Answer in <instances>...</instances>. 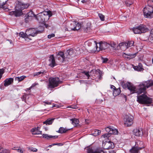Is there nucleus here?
Instances as JSON below:
<instances>
[{"instance_id": "nucleus-1", "label": "nucleus", "mask_w": 153, "mask_h": 153, "mask_svg": "<svg viewBox=\"0 0 153 153\" xmlns=\"http://www.w3.org/2000/svg\"><path fill=\"white\" fill-rule=\"evenodd\" d=\"M121 84L124 88H128L131 94L137 93L140 94L144 93L147 88L153 85V81H144L135 86L130 82H128L125 84L124 82H121Z\"/></svg>"}, {"instance_id": "nucleus-20", "label": "nucleus", "mask_w": 153, "mask_h": 153, "mask_svg": "<svg viewBox=\"0 0 153 153\" xmlns=\"http://www.w3.org/2000/svg\"><path fill=\"white\" fill-rule=\"evenodd\" d=\"M14 79L13 78H10L6 79L4 81V86L7 87L12 84L13 82Z\"/></svg>"}, {"instance_id": "nucleus-16", "label": "nucleus", "mask_w": 153, "mask_h": 153, "mask_svg": "<svg viewBox=\"0 0 153 153\" xmlns=\"http://www.w3.org/2000/svg\"><path fill=\"white\" fill-rule=\"evenodd\" d=\"M136 53L132 54L123 53V57L126 59L129 60L135 57L136 56Z\"/></svg>"}, {"instance_id": "nucleus-42", "label": "nucleus", "mask_w": 153, "mask_h": 153, "mask_svg": "<svg viewBox=\"0 0 153 153\" xmlns=\"http://www.w3.org/2000/svg\"><path fill=\"white\" fill-rule=\"evenodd\" d=\"M98 16L101 21H103L104 20L105 16L104 15L102 14L99 13L98 14Z\"/></svg>"}, {"instance_id": "nucleus-50", "label": "nucleus", "mask_w": 153, "mask_h": 153, "mask_svg": "<svg viewBox=\"0 0 153 153\" xmlns=\"http://www.w3.org/2000/svg\"><path fill=\"white\" fill-rule=\"evenodd\" d=\"M16 150L17 151V152L20 153H23V151L22 149H16Z\"/></svg>"}, {"instance_id": "nucleus-18", "label": "nucleus", "mask_w": 153, "mask_h": 153, "mask_svg": "<svg viewBox=\"0 0 153 153\" xmlns=\"http://www.w3.org/2000/svg\"><path fill=\"white\" fill-rule=\"evenodd\" d=\"M133 134L137 136H141L143 134L142 129L140 128H137L134 129Z\"/></svg>"}, {"instance_id": "nucleus-23", "label": "nucleus", "mask_w": 153, "mask_h": 153, "mask_svg": "<svg viewBox=\"0 0 153 153\" xmlns=\"http://www.w3.org/2000/svg\"><path fill=\"white\" fill-rule=\"evenodd\" d=\"M38 127L33 128L31 130V131L33 134H39L42 133V131L39 130Z\"/></svg>"}, {"instance_id": "nucleus-48", "label": "nucleus", "mask_w": 153, "mask_h": 153, "mask_svg": "<svg viewBox=\"0 0 153 153\" xmlns=\"http://www.w3.org/2000/svg\"><path fill=\"white\" fill-rule=\"evenodd\" d=\"M102 59L103 63H106L108 61V59L106 58H102Z\"/></svg>"}, {"instance_id": "nucleus-3", "label": "nucleus", "mask_w": 153, "mask_h": 153, "mask_svg": "<svg viewBox=\"0 0 153 153\" xmlns=\"http://www.w3.org/2000/svg\"><path fill=\"white\" fill-rule=\"evenodd\" d=\"M52 15V13L51 11H45L37 14L35 16V18L39 23H44L48 21Z\"/></svg>"}, {"instance_id": "nucleus-53", "label": "nucleus", "mask_w": 153, "mask_h": 153, "mask_svg": "<svg viewBox=\"0 0 153 153\" xmlns=\"http://www.w3.org/2000/svg\"><path fill=\"white\" fill-rule=\"evenodd\" d=\"M150 36L153 38V29H152L150 31Z\"/></svg>"}, {"instance_id": "nucleus-39", "label": "nucleus", "mask_w": 153, "mask_h": 153, "mask_svg": "<svg viewBox=\"0 0 153 153\" xmlns=\"http://www.w3.org/2000/svg\"><path fill=\"white\" fill-rule=\"evenodd\" d=\"M112 128V127L109 126L108 127H107L105 128L106 131L108 133V134H111V131Z\"/></svg>"}, {"instance_id": "nucleus-14", "label": "nucleus", "mask_w": 153, "mask_h": 153, "mask_svg": "<svg viewBox=\"0 0 153 153\" xmlns=\"http://www.w3.org/2000/svg\"><path fill=\"white\" fill-rule=\"evenodd\" d=\"M75 51L72 49H70L67 50L65 53V56H66L67 59H69L71 57L75 55Z\"/></svg>"}, {"instance_id": "nucleus-19", "label": "nucleus", "mask_w": 153, "mask_h": 153, "mask_svg": "<svg viewBox=\"0 0 153 153\" xmlns=\"http://www.w3.org/2000/svg\"><path fill=\"white\" fill-rule=\"evenodd\" d=\"M48 60L49 62V66L53 68L56 65L53 55H51L50 56Z\"/></svg>"}, {"instance_id": "nucleus-25", "label": "nucleus", "mask_w": 153, "mask_h": 153, "mask_svg": "<svg viewBox=\"0 0 153 153\" xmlns=\"http://www.w3.org/2000/svg\"><path fill=\"white\" fill-rule=\"evenodd\" d=\"M42 136L43 138L47 139H50L51 138L55 139L57 138L58 137L57 136L49 135L47 134H42Z\"/></svg>"}, {"instance_id": "nucleus-31", "label": "nucleus", "mask_w": 153, "mask_h": 153, "mask_svg": "<svg viewBox=\"0 0 153 153\" xmlns=\"http://www.w3.org/2000/svg\"><path fill=\"white\" fill-rule=\"evenodd\" d=\"M45 73V71H43L38 72L35 73L33 74V76L34 77L39 76L40 75H42Z\"/></svg>"}, {"instance_id": "nucleus-57", "label": "nucleus", "mask_w": 153, "mask_h": 153, "mask_svg": "<svg viewBox=\"0 0 153 153\" xmlns=\"http://www.w3.org/2000/svg\"><path fill=\"white\" fill-rule=\"evenodd\" d=\"M7 40L11 44H13L12 41L11 40H10V39H8V40Z\"/></svg>"}, {"instance_id": "nucleus-27", "label": "nucleus", "mask_w": 153, "mask_h": 153, "mask_svg": "<svg viewBox=\"0 0 153 153\" xmlns=\"http://www.w3.org/2000/svg\"><path fill=\"white\" fill-rule=\"evenodd\" d=\"M54 119L49 118L46 121L43 122L44 124H45L46 125H51Z\"/></svg>"}, {"instance_id": "nucleus-29", "label": "nucleus", "mask_w": 153, "mask_h": 153, "mask_svg": "<svg viewBox=\"0 0 153 153\" xmlns=\"http://www.w3.org/2000/svg\"><path fill=\"white\" fill-rule=\"evenodd\" d=\"M119 47L120 48L123 50H125L127 48L125 42H121L119 44Z\"/></svg>"}, {"instance_id": "nucleus-38", "label": "nucleus", "mask_w": 153, "mask_h": 153, "mask_svg": "<svg viewBox=\"0 0 153 153\" xmlns=\"http://www.w3.org/2000/svg\"><path fill=\"white\" fill-rule=\"evenodd\" d=\"M110 134L106 133L102 135L101 138H104L105 139H106L110 137Z\"/></svg>"}, {"instance_id": "nucleus-11", "label": "nucleus", "mask_w": 153, "mask_h": 153, "mask_svg": "<svg viewBox=\"0 0 153 153\" xmlns=\"http://www.w3.org/2000/svg\"><path fill=\"white\" fill-rule=\"evenodd\" d=\"M42 31L37 30L34 28H30L27 29L26 30V32L27 33L29 37L30 38V36L33 37L36 35L38 33H41Z\"/></svg>"}, {"instance_id": "nucleus-15", "label": "nucleus", "mask_w": 153, "mask_h": 153, "mask_svg": "<svg viewBox=\"0 0 153 153\" xmlns=\"http://www.w3.org/2000/svg\"><path fill=\"white\" fill-rule=\"evenodd\" d=\"M89 73L90 76H94L95 77H98L99 78H100L101 77L100 73L99 70H93L90 72Z\"/></svg>"}, {"instance_id": "nucleus-22", "label": "nucleus", "mask_w": 153, "mask_h": 153, "mask_svg": "<svg viewBox=\"0 0 153 153\" xmlns=\"http://www.w3.org/2000/svg\"><path fill=\"white\" fill-rule=\"evenodd\" d=\"M143 142L140 141H137L136 142L135 147H134L135 148L139 149H140L141 148H143Z\"/></svg>"}, {"instance_id": "nucleus-4", "label": "nucleus", "mask_w": 153, "mask_h": 153, "mask_svg": "<svg viewBox=\"0 0 153 153\" xmlns=\"http://www.w3.org/2000/svg\"><path fill=\"white\" fill-rule=\"evenodd\" d=\"M88 46H90L91 43H92L93 45L95 47V48L94 49V51H99L100 50L105 49L109 50L108 47L110 46V44L105 42H101L97 43L95 41L92 40L91 41H88Z\"/></svg>"}, {"instance_id": "nucleus-8", "label": "nucleus", "mask_w": 153, "mask_h": 153, "mask_svg": "<svg viewBox=\"0 0 153 153\" xmlns=\"http://www.w3.org/2000/svg\"><path fill=\"white\" fill-rule=\"evenodd\" d=\"M149 29L147 27L143 25H141L138 26L134 27L133 29V31L135 34L145 33Z\"/></svg>"}, {"instance_id": "nucleus-49", "label": "nucleus", "mask_w": 153, "mask_h": 153, "mask_svg": "<svg viewBox=\"0 0 153 153\" xmlns=\"http://www.w3.org/2000/svg\"><path fill=\"white\" fill-rule=\"evenodd\" d=\"M95 134L99 135L100 134L101 131L100 130H97L95 131Z\"/></svg>"}, {"instance_id": "nucleus-9", "label": "nucleus", "mask_w": 153, "mask_h": 153, "mask_svg": "<svg viewBox=\"0 0 153 153\" xmlns=\"http://www.w3.org/2000/svg\"><path fill=\"white\" fill-rule=\"evenodd\" d=\"M134 117L130 114L125 116L124 119V124L127 126L131 125L133 123Z\"/></svg>"}, {"instance_id": "nucleus-41", "label": "nucleus", "mask_w": 153, "mask_h": 153, "mask_svg": "<svg viewBox=\"0 0 153 153\" xmlns=\"http://www.w3.org/2000/svg\"><path fill=\"white\" fill-rule=\"evenodd\" d=\"M28 149L30 151L33 152H36L37 151V149H36L33 147H28Z\"/></svg>"}, {"instance_id": "nucleus-40", "label": "nucleus", "mask_w": 153, "mask_h": 153, "mask_svg": "<svg viewBox=\"0 0 153 153\" xmlns=\"http://www.w3.org/2000/svg\"><path fill=\"white\" fill-rule=\"evenodd\" d=\"M148 5L153 7V0H149L147 1Z\"/></svg>"}, {"instance_id": "nucleus-51", "label": "nucleus", "mask_w": 153, "mask_h": 153, "mask_svg": "<svg viewBox=\"0 0 153 153\" xmlns=\"http://www.w3.org/2000/svg\"><path fill=\"white\" fill-rule=\"evenodd\" d=\"M44 103V104L45 105H46V104L50 105L51 104V103L50 102H48V101H44L43 102Z\"/></svg>"}, {"instance_id": "nucleus-34", "label": "nucleus", "mask_w": 153, "mask_h": 153, "mask_svg": "<svg viewBox=\"0 0 153 153\" xmlns=\"http://www.w3.org/2000/svg\"><path fill=\"white\" fill-rule=\"evenodd\" d=\"M69 129H67L63 127H60L58 131V132L60 133H63L66 132Z\"/></svg>"}, {"instance_id": "nucleus-58", "label": "nucleus", "mask_w": 153, "mask_h": 153, "mask_svg": "<svg viewBox=\"0 0 153 153\" xmlns=\"http://www.w3.org/2000/svg\"><path fill=\"white\" fill-rule=\"evenodd\" d=\"M3 149L1 146H0V153H1L2 150Z\"/></svg>"}, {"instance_id": "nucleus-62", "label": "nucleus", "mask_w": 153, "mask_h": 153, "mask_svg": "<svg viewBox=\"0 0 153 153\" xmlns=\"http://www.w3.org/2000/svg\"><path fill=\"white\" fill-rule=\"evenodd\" d=\"M53 145H52V144L51 145H50L48 146V147H51L52 146H53Z\"/></svg>"}, {"instance_id": "nucleus-32", "label": "nucleus", "mask_w": 153, "mask_h": 153, "mask_svg": "<svg viewBox=\"0 0 153 153\" xmlns=\"http://www.w3.org/2000/svg\"><path fill=\"white\" fill-rule=\"evenodd\" d=\"M26 77L25 76H22L20 77H16L15 78L16 81H18L19 82H20L23 80Z\"/></svg>"}, {"instance_id": "nucleus-26", "label": "nucleus", "mask_w": 153, "mask_h": 153, "mask_svg": "<svg viewBox=\"0 0 153 153\" xmlns=\"http://www.w3.org/2000/svg\"><path fill=\"white\" fill-rule=\"evenodd\" d=\"M133 68L135 70L138 71H141L143 70L142 65L141 63H139L138 66H134Z\"/></svg>"}, {"instance_id": "nucleus-21", "label": "nucleus", "mask_w": 153, "mask_h": 153, "mask_svg": "<svg viewBox=\"0 0 153 153\" xmlns=\"http://www.w3.org/2000/svg\"><path fill=\"white\" fill-rule=\"evenodd\" d=\"M114 147V143L111 141L106 142L104 146V148L106 149H113Z\"/></svg>"}, {"instance_id": "nucleus-2", "label": "nucleus", "mask_w": 153, "mask_h": 153, "mask_svg": "<svg viewBox=\"0 0 153 153\" xmlns=\"http://www.w3.org/2000/svg\"><path fill=\"white\" fill-rule=\"evenodd\" d=\"M29 5L28 4H24L21 2L18 1L15 7V11H11L9 14L12 16L18 17L22 15V10L27 8Z\"/></svg>"}, {"instance_id": "nucleus-6", "label": "nucleus", "mask_w": 153, "mask_h": 153, "mask_svg": "<svg viewBox=\"0 0 153 153\" xmlns=\"http://www.w3.org/2000/svg\"><path fill=\"white\" fill-rule=\"evenodd\" d=\"M137 101L142 104H150L152 103V98L148 97L144 94L137 96Z\"/></svg>"}, {"instance_id": "nucleus-17", "label": "nucleus", "mask_w": 153, "mask_h": 153, "mask_svg": "<svg viewBox=\"0 0 153 153\" xmlns=\"http://www.w3.org/2000/svg\"><path fill=\"white\" fill-rule=\"evenodd\" d=\"M36 16L35 15L32 11H30L27 13L26 15V18L25 19V22L26 23L28 22L29 20H30L32 19V17H35Z\"/></svg>"}, {"instance_id": "nucleus-37", "label": "nucleus", "mask_w": 153, "mask_h": 153, "mask_svg": "<svg viewBox=\"0 0 153 153\" xmlns=\"http://www.w3.org/2000/svg\"><path fill=\"white\" fill-rule=\"evenodd\" d=\"M118 133L117 130L115 128H114L112 127L111 131V134H117Z\"/></svg>"}, {"instance_id": "nucleus-7", "label": "nucleus", "mask_w": 153, "mask_h": 153, "mask_svg": "<svg viewBox=\"0 0 153 153\" xmlns=\"http://www.w3.org/2000/svg\"><path fill=\"white\" fill-rule=\"evenodd\" d=\"M143 13L145 18L150 19L153 17V7L146 6L143 9Z\"/></svg>"}, {"instance_id": "nucleus-45", "label": "nucleus", "mask_w": 153, "mask_h": 153, "mask_svg": "<svg viewBox=\"0 0 153 153\" xmlns=\"http://www.w3.org/2000/svg\"><path fill=\"white\" fill-rule=\"evenodd\" d=\"M5 3L4 2H3L2 4H0V7L1 8H2L3 9H6V8L5 7L4 5H5Z\"/></svg>"}, {"instance_id": "nucleus-63", "label": "nucleus", "mask_w": 153, "mask_h": 153, "mask_svg": "<svg viewBox=\"0 0 153 153\" xmlns=\"http://www.w3.org/2000/svg\"><path fill=\"white\" fill-rule=\"evenodd\" d=\"M31 88H30V87L28 88V90H30Z\"/></svg>"}, {"instance_id": "nucleus-56", "label": "nucleus", "mask_w": 153, "mask_h": 153, "mask_svg": "<svg viewBox=\"0 0 153 153\" xmlns=\"http://www.w3.org/2000/svg\"><path fill=\"white\" fill-rule=\"evenodd\" d=\"M109 153H116L115 151L112 150L109 151Z\"/></svg>"}, {"instance_id": "nucleus-55", "label": "nucleus", "mask_w": 153, "mask_h": 153, "mask_svg": "<svg viewBox=\"0 0 153 153\" xmlns=\"http://www.w3.org/2000/svg\"><path fill=\"white\" fill-rule=\"evenodd\" d=\"M76 105H75V106H73V105H71V106L70 107L71 108H76Z\"/></svg>"}, {"instance_id": "nucleus-46", "label": "nucleus", "mask_w": 153, "mask_h": 153, "mask_svg": "<svg viewBox=\"0 0 153 153\" xmlns=\"http://www.w3.org/2000/svg\"><path fill=\"white\" fill-rule=\"evenodd\" d=\"M55 35L54 33H52L48 35V39H51V38L54 37Z\"/></svg>"}, {"instance_id": "nucleus-28", "label": "nucleus", "mask_w": 153, "mask_h": 153, "mask_svg": "<svg viewBox=\"0 0 153 153\" xmlns=\"http://www.w3.org/2000/svg\"><path fill=\"white\" fill-rule=\"evenodd\" d=\"M117 47V45L114 42L111 43L110 44V46L108 47V49L109 50H110V51L111 50H114L116 49Z\"/></svg>"}, {"instance_id": "nucleus-30", "label": "nucleus", "mask_w": 153, "mask_h": 153, "mask_svg": "<svg viewBox=\"0 0 153 153\" xmlns=\"http://www.w3.org/2000/svg\"><path fill=\"white\" fill-rule=\"evenodd\" d=\"M120 92L121 91L120 88H116L113 90V95L115 97L117 96L120 94Z\"/></svg>"}, {"instance_id": "nucleus-43", "label": "nucleus", "mask_w": 153, "mask_h": 153, "mask_svg": "<svg viewBox=\"0 0 153 153\" xmlns=\"http://www.w3.org/2000/svg\"><path fill=\"white\" fill-rule=\"evenodd\" d=\"M82 73L83 74H85L87 77L88 78H89L90 75L88 72L85 71H84L82 72Z\"/></svg>"}, {"instance_id": "nucleus-24", "label": "nucleus", "mask_w": 153, "mask_h": 153, "mask_svg": "<svg viewBox=\"0 0 153 153\" xmlns=\"http://www.w3.org/2000/svg\"><path fill=\"white\" fill-rule=\"evenodd\" d=\"M19 35L20 37L24 38L26 40H27V39H28L30 40H31V39L28 36L26 32L25 33L23 32H20L19 33Z\"/></svg>"}, {"instance_id": "nucleus-13", "label": "nucleus", "mask_w": 153, "mask_h": 153, "mask_svg": "<svg viewBox=\"0 0 153 153\" xmlns=\"http://www.w3.org/2000/svg\"><path fill=\"white\" fill-rule=\"evenodd\" d=\"M87 153H107L101 148H97L94 151L90 148H88L87 149Z\"/></svg>"}, {"instance_id": "nucleus-52", "label": "nucleus", "mask_w": 153, "mask_h": 153, "mask_svg": "<svg viewBox=\"0 0 153 153\" xmlns=\"http://www.w3.org/2000/svg\"><path fill=\"white\" fill-rule=\"evenodd\" d=\"M91 29V28L90 27H87L85 29V30L86 32H88V31H89Z\"/></svg>"}, {"instance_id": "nucleus-59", "label": "nucleus", "mask_w": 153, "mask_h": 153, "mask_svg": "<svg viewBox=\"0 0 153 153\" xmlns=\"http://www.w3.org/2000/svg\"><path fill=\"white\" fill-rule=\"evenodd\" d=\"M126 5L127 6H130V5L131 4H128V3H127L126 4Z\"/></svg>"}, {"instance_id": "nucleus-64", "label": "nucleus", "mask_w": 153, "mask_h": 153, "mask_svg": "<svg viewBox=\"0 0 153 153\" xmlns=\"http://www.w3.org/2000/svg\"><path fill=\"white\" fill-rule=\"evenodd\" d=\"M152 63L153 64V59H152Z\"/></svg>"}, {"instance_id": "nucleus-33", "label": "nucleus", "mask_w": 153, "mask_h": 153, "mask_svg": "<svg viewBox=\"0 0 153 153\" xmlns=\"http://www.w3.org/2000/svg\"><path fill=\"white\" fill-rule=\"evenodd\" d=\"M70 120L71 121L72 124L75 126L79 124V120L76 118L71 119H70Z\"/></svg>"}, {"instance_id": "nucleus-35", "label": "nucleus", "mask_w": 153, "mask_h": 153, "mask_svg": "<svg viewBox=\"0 0 153 153\" xmlns=\"http://www.w3.org/2000/svg\"><path fill=\"white\" fill-rule=\"evenodd\" d=\"M127 46V47L128 48L132 46L133 45L134 42L133 41H128L127 42H125Z\"/></svg>"}, {"instance_id": "nucleus-47", "label": "nucleus", "mask_w": 153, "mask_h": 153, "mask_svg": "<svg viewBox=\"0 0 153 153\" xmlns=\"http://www.w3.org/2000/svg\"><path fill=\"white\" fill-rule=\"evenodd\" d=\"M38 85V83H33L32 84L31 86L30 87V88H32L35 86L36 85Z\"/></svg>"}, {"instance_id": "nucleus-61", "label": "nucleus", "mask_w": 153, "mask_h": 153, "mask_svg": "<svg viewBox=\"0 0 153 153\" xmlns=\"http://www.w3.org/2000/svg\"><path fill=\"white\" fill-rule=\"evenodd\" d=\"M58 145H59V146H62V144L61 143H58Z\"/></svg>"}, {"instance_id": "nucleus-44", "label": "nucleus", "mask_w": 153, "mask_h": 153, "mask_svg": "<svg viewBox=\"0 0 153 153\" xmlns=\"http://www.w3.org/2000/svg\"><path fill=\"white\" fill-rule=\"evenodd\" d=\"M4 72V69L3 68L0 69V79L2 75Z\"/></svg>"}, {"instance_id": "nucleus-10", "label": "nucleus", "mask_w": 153, "mask_h": 153, "mask_svg": "<svg viewBox=\"0 0 153 153\" xmlns=\"http://www.w3.org/2000/svg\"><path fill=\"white\" fill-rule=\"evenodd\" d=\"M69 23H70V26H68V28L66 29L68 30H78L80 28V24L78 23L71 22Z\"/></svg>"}, {"instance_id": "nucleus-5", "label": "nucleus", "mask_w": 153, "mask_h": 153, "mask_svg": "<svg viewBox=\"0 0 153 153\" xmlns=\"http://www.w3.org/2000/svg\"><path fill=\"white\" fill-rule=\"evenodd\" d=\"M48 88H53L62 83L58 77H50L48 79Z\"/></svg>"}, {"instance_id": "nucleus-12", "label": "nucleus", "mask_w": 153, "mask_h": 153, "mask_svg": "<svg viewBox=\"0 0 153 153\" xmlns=\"http://www.w3.org/2000/svg\"><path fill=\"white\" fill-rule=\"evenodd\" d=\"M57 57L59 60H60L61 62H62L63 61H68L66 56L65 53L64 54L63 52L62 51L59 52L57 55Z\"/></svg>"}, {"instance_id": "nucleus-54", "label": "nucleus", "mask_w": 153, "mask_h": 153, "mask_svg": "<svg viewBox=\"0 0 153 153\" xmlns=\"http://www.w3.org/2000/svg\"><path fill=\"white\" fill-rule=\"evenodd\" d=\"M111 89H113V91L114 90H115L116 88L113 85H111Z\"/></svg>"}, {"instance_id": "nucleus-36", "label": "nucleus", "mask_w": 153, "mask_h": 153, "mask_svg": "<svg viewBox=\"0 0 153 153\" xmlns=\"http://www.w3.org/2000/svg\"><path fill=\"white\" fill-rule=\"evenodd\" d=\"M139 149L133 147L130 150L131 153H139Z\"/></svg>"}, {"instance_id": "nucleus-60", "label": "nucleus", "mask_w": 153, "mask_h": 153, "mask_svg": "<svg viewBox=\"0 0 153 153\" xmlns=\"http://www.w3.org/2000/svg\"><path fill=\"white\" fill-rule=\"evenodd\" d=\"M52 145H58V143H53V144H52Z\"/></svg>"}]
</instances>
